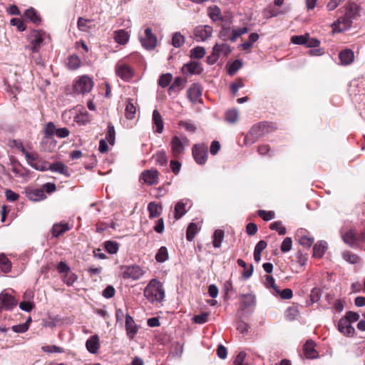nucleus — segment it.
I'll return each instance as SVG.
<instances>
[{"label": "nucleus", "mask_w": 365, "mask_h": 365, "mask_svg": "<svg viewBox=\"0 0 365 365\" xmlns=\"http://www.w3.org/2000/svg\"><path fill=\"white\" fill-rule=\"evenodd\" d=\"M144 296L151 303L161 302L165 298L162 283L156 279H151L145 288Z\"/></svg>", "instance_id": "nucleus-1"}, {"label": "nucleus", "mask_w": 365, "mask_h": 365, "mask_svg": "<svg viewBox=\"0 0 365 365\" xmlns=\"http://www.w3.org/2000/svg\"><path fill=\"white\" fill-rule=\"evenodd\" d=\"M189 144L190 141L185 135L173 136L170 143L173 157L178 158L182 155Z\"/></svg>", "instance_id": "nucleus-2"}, {"label": "nucleus", "mask_w": 365, "mask_h": 365, "mask_svg": "<svg viewBox=\"0 0 365 365\" xmlns=\"http://www.w3.org/2000/svg\"><path fill=\"white\" fill-rule=\"evenodd\" d=\"M93 87V82L87 76H81L73 85L75 93L84 95L89 93Z\"/></svg>", "instance_id": "nucleus-3"}, {"label": "nucleus", "mask_w": 365, "mask_h": 365, "mask_svg": "<svg viewBox=\"0 0 365 365\" xmlns=\"http://www.w3.org/2000/svg\"><path fill=\"white\" fill-rule=\"evenodd\" d=\"M192 155L197 164H205L208 155L207 146L203 143L194 145L192 147Z\"/></svg>", "instance_id": "nucleus-4"}, {"label": "nucleus", "mask_w": 365, "mask_h": 365, "mask_svg": "<svg viewBox=\"0 0 365 365\" xmlns=\"http://www.w3.org/2000/svg\"><path fill=\"white\" fill-rule=\"evenodd\" d=\"M140 39L142 46L148 50L153 49L156 46L157 38L150 28L145 30L144 34L140 36Z\"/></svg>", "instance_id": "nucleus-5"}, {"label": "nucleus", "mask_w": 365, "mask_h": 365, "mask_svg": "<svg viewBox=\"0 0 365 365\" xmlns=\"http://www.w3.org/2000/svg\"><path fill=\"white\" fill-rule=\"evenodd\" d=\"M116 75L125 81H130L134 76L133 70L124 63H118L115 66Z\"/></svg>", "instance_id": "nucleus-6"}, {"label": "nucleus", "mask_w": 365, "mask_h": 365, "mask_svg": "<svg viewBox=\"0 0 365 365\" xmlns=\"http://www.w3.org/2000/svg\"><path fill=\"white\" fill-rule=\"evenodd\" d=\"M213 29L208 25H200L194 30L195 39L197 41H205L211 37Z\"/></svg>", "instance_id": "nucleus-7"}, {"label": "nucleus", "mask_w": 365, "mask_h": 365, "mask_svg": "<svg viewBox=\"0 0 365 365\" xmlns=\"http://www.w3.org/2000/svg\"><path fill=\"white\" fill-rule=\"evenodd\" d=\"M144 274L143 270L138 265L127 266L123 272L124 279L138 280Z\"/></svg>", "instance_id": "nucleus-8"}, {"label": "nucleus", "mask_w": 365, "mask_h": 365, "mask_svg": "<svg viewBox=\"0 0 365 365\" xmlns=\"http://www.w3.org/2000/svg\"><path fill=\"white\" fill-rule=\"evenodd\" d=\"M352 20L344 15L339 18L336 21H334L331 27L334 32L340 33L344 31L348 30L351 27Z\"/></svg>", "instance_id": "nucleus-9"}, {"label": "nucleus", "mask_w": 365, "mask_h": 365, "mask_svg": "<svg viewBox=\"0 0 365 365\" xmlns=\"http://www.w3.org/2000/svg\"><path fill=\"white\" fill-rule=\"evenodd\" d=\"M30 158L31 159L29 160H26V162L35 170L40 171H46L48 170V163L40 159L37 153H31L30 155Z\"/></svg>", "instance_id": "nucleus-10"}, {"label": "nucleus", "mask_w": 365, "mask_h": 365, "mask_svg": "<svg viewBox=\"0 0 365 365\" xmlns=\"http://www.w3.org/2000/svg\"><path fill=\"white\" fill-rule=\"evenodd\" d=\"M16 304L17 302L11 295L4 292L0 294V310L2 309H12Z\"/></svg>", "instance_id": "nucleus-11"}, {"label": "nucleus", "mask_w": 365, "mask_h": 365, "mask_svg": "<svg viewBox=\"0 0 365 365\" xmlns=\"http://www.w3.org/2000/svg\"><path fill=\"white\" fill-rule=\"evenodd\" d=\"M125 331L129 339H132L138 331V326L135 324L133 318L128 314L125 316Z\"/></svg>", "instance_id": "nucleus-12"}, {"label": "nucleus", "mask_w": 365, "mask_h": 365, "mask_svg": "<svg viewBox=\"0 0 365 365\" xmlns=\"http://www.w3.org/2000/svg\"><path fill=\"white\" fill-rule=\"evenodd\" d=\"M213 56L215 58L212 62H216L218 59V57L220 55H223L225 56H228L231 52V48L230 45L227 43H216L213 46Z\"/></svg>", "instance_id": "nucleus-13"}, {"label": "nucleus", "mask_w": 365, "mask_h": 365, "mask_svg": "<svg viewBox=\"0 0 365 365\" xmlns=\"http://www.w3.org/2000/svg\"><path fill=\"white\" fill-rule=\"evenodd\" d=\"M269 130V125L265 123H259L257 124L254 125L250 129V134L254 138H259L264 135L266 133H268Z\"/></svg>", "instance_id": "nucleus-14"}, {"label": "nucleus", "mask_w": 365, "mask_h": 365, "mask_svg": "<svg viewBox=\"0 0 365 365\" xmlns=\"http://www.w3.org/2000/svg\"><path fill=\"white\" fill-rule=\"evenodd\" d=\"M141 177L148 185H156L158 182V172L156 170H144Z\"/></svg>", "instance_id": "nucleus-15"}, {"label": "nucleus", "mask_w": 365, "mask_h": 365, "mask_svg": "<svg viewBox=\"0 0 365 365\" xmlns=\"http://www.w3.org/2000/svg\"><path fill=\"white\" fill-rule=\"evenodd\" d=\"M338 329L341 333L346 336H352L355 331L354 328L348 322L347 319L343 317L338 322Z\"/></svg>", "instance_id": "nucleus-16"}, {"label": "nucleus", "mask_w": 365, "mask_h": 365, "mask_svg": "<svg viewBox=\"0 0 365 365\" xmlns=\"http://www.w3.org/2000/svg\"><path fill=\"white\" fill-rule=\"evenodd\" d=\"M182 71L186 74H200L202 71V68L198 62L192 61L185 64Z\"/></svg>", "instance_id": "nucleus-17"}, {"label": "nucleus", "mask_w": 365, "mask_h": 365, "mask_svg": "<svg viewBox=\"0 0 365 365\" xmlns=\"http://www.w3.org/2000/svg\"><path fill=\"white\" fill-rule=\"evenodd\" d=\"M202 90L197 84H192L187 90V98L192 103H196L200 100Z\"/></svg>", "instance_id": "nucleus-18"}, {"label": "nucleus", "mask_w": 365, "mask_h": 365, "mask_svg": "<svg viewBox=\"0 0 365 365\" xmlns=\"http://www.w3.org/2000/svg\"><path fill=\"white\" fill-rule=\"evenodd\" d=\"M152 120L155 128V131L158 133H162L164 129V123L162 116L158 110H153Z\"/></svg>", "instance_id": "nucleus-19"}, {"label": "nucleus", "mask_w": 365, "mask_h": 365, "mask_svg": "<svg viewBox=\"0 0 365 365\" xmlns=\"http://www.w3.org/2000/svg\"><path fill=\"white\" fill-rule=\"evenodd\" d=\"M86 346L90 353L96 354L100 348L99 338L98 335H93L89 338L86 342Z\"/></svg>", "instance_id": "nucleus-20"}, {"label": "nucleus", "mask_w": 365, "mask_h": 365, "mask_svg": "<svg viewBox=\"0 0 365 365\" xmlns=\"http://www.w3.org/2000/svg\"><path fill=\"white\" fill-rule=\"evenodd\" d=\"M71 227L68 223L54 224L51 229V235L53 237H58L66 232L70 230Z\"/></svg>", "instance_id": "nucleus-21"}, {"label": "nucleus", "mask_w": 365, "mask_h": 365, "mask_svg": "<svg viewBox=\"0 0 365 365\" xmlns=\"http://www.w3.org/2000/svg\"><path fill=\"white\" fill-rule=\"evenodd\" d=\"M26 197L31 201H40L46 197L44 192L41 189H34L26 191Z\"/></svg>", "instance_id": "nucleus-22"}, {"label": "nucleus", "mask_w": 365, "mask_h": 365, "mask_svg": "<svg viewBox=\"0 0 365 365\" xmlns=\"http://www.w3.org/2000/svg\"><path fill=\"white\" fill-rule=\"evenodd\" d=\"M327 249V243L325 241H319L313 247V257L317 258L322 257L326 250Z\"/></svg>", "instance_id": "nucleus-23"}, {"label": "nucleus", "mask_w": 365, "mask_h": 365, "mask_svg": "<svg viewBox=\"0 0 365 365\" xmlns=\"http://www.w3.org/2000/svg\"><path fill=\"white\" fill-rule=\"evenodd\" d=\"M354 52L350 49H345L340 52L339 58L344 65L350 64L354 60Z\"/></svg>", "instance_id": "nucleus-24"}, {"label": "nucleus", "mask_w": 365, "mask_h": 365, "mask_svg": "<svg viewBox=\"0 0 365 365\" xmlns=\"http://www.w3.org/2000/svg\"><path fill=\"white\" fill-rule=\"evenodd\" d=\"M342 240L349 246L354 247L357 245L356 235L353 230H349L342 235Z\"/></svg>", "instance_id": "nucleus-25"}, {"label": "nucleus", "mask_w": 365, "mask_h": 365, "mask_svg": "<svg viewBox=\"0 0 365 365\" xmlns=\"http://www.w3.org/2000/svg\"><path fill=\"white\" fill-rule=\"evenodd\" d=\"M150 218L158 217L162 211V207L155 202H151L148 205Z\"/></svg>", "instance_id": "nucleus-26"}, {"label": "nucleus", "mask_w": 365, "mask_h": 365, "mask_svg": "<svg viewBox=\"0 0 365 365\" xmlns=\"http://www.w3.org/2000/svg\"><path fill=\"white\" fill-rule=\"evenodd\" d=\"M48 170L52 172L68 175L66 166L61 162L48 164Z\"/></svg>", "instance_id": "nucleus-27"}, {"label": "nucleus", "mask_w": 365, "mask_h": 365, "mask_svg": "<svg viewBox=\"0 0 365 365\" xmlns=\"http://www.w3.org/2000/svg\"><path fill=\"white\" fill-rule=\"evenodd\" d=\"M115 41L120 44H125L129 39V34L123 29L116 31L114 34Z\"/></svg>", "instance_id": "nucleus-28"}, {"label": "nucleus", "mask_w": 365, "mask_h": 365, "mask_svg": "<svg viewBox=\"0 0 365 365\" xmlns=\"http://www.w3.org/2000/svg\"><path fill=\"white\" fill-rule=\"evenodd\" d=\"M304 351L306 357L308 359H314L317 357L314 342L312 340L307 341L304 345Z\"/></svg>", "instance_id": "nucleus-29"}, {"label": "nucleus", "mask_w": 365, "mask_h": 365, "mask_svg": "<svg viewBox=\"0 0 365 365\" xmlns=\"http://www.w3.org/2000/svg\"><path fill=\"white\" fill-rule=\"evenodd\" d=\"M187 202L183 200L179 201L175 206V217L176 220L181 218L186 212Z\"/></svg>", "instance_id": "nucleus-30"}, {"label": "nucleus", "mask_w": 365, "mask_h": 365, "mask_svg": "<svg viewBox=\"0 0 365 365\" xmlns=\"http://www.w3.org/2000/svg\"><path fill=\"white\" fill-rule=\"evenodd\" d=\"M0 269L4 273H8L11 269V263L4 254H0Z\"/></svg>", "instance_id": "nucleus-31"}, {"label": "nucleus", "mask_w": 365, "mask_h": 365, "mask_svg": "<svg viewBox=\"0 0 365 365\" xmlns=\"http://www.w3.org/2000/svg\"><path fill=\"white\" fill-rule=\"evenodd\" d=\"M24 16L34 24H39L41 22L40 16L37 14L36 11L33 8L26 10Z\"/></svg>", "instance_id": "nucleus-32"}, {"label": "nucleus", "mask_w": 365, "mask_h": 365, "mask_svg": "<svg viewBox=\"0 0 365 365\" xmlns=\"http://www.w3.org/2000/svg\"><path fill=\"white\" fill-rule=\"evenodd\" d=\"M136 113V107L133 103L131 99L128 100L125 110V115L128 119L132 120L134 118Z\"/></svg>", "instance_id": "nucleus-33"}, {"label": "nucleus", "mask_w": 365, "mask_h": 365, "mask_svg": "<svg viewBox=\"0 0 365 365\" xmlns=\"http://www.w3.org/2000/svg\"><path fill=\"white\" fill-rule=\"evenodd\" d=\"M343 259L347 262L355 264L360 262V257L350 251H345L342 253Z\"/></svg>", "instance_id": "nucleus-34"}, {"label": "nucleus", "mask_w": 365, "mask_h": 365, "mask_svg": "<svg viewBox=\"0 0 365 365\" xmlns=\"http://www.w3.org/2000/svg\"><path fill=\"white\" fill-rule=\"evenodd\" d=\"M345 10L344 15L352 20L357 16L359 6L356 4L351 3L346 7Z\"/></svg>", "instance_id": "nucleus-35"}, {"label": "nucleus", "mask_w": 365, "mask_h": 365, "mask_svg": "<svg viewBox=\"0 0 365 365\" xmlns=\"http://www.w3.org/2000/svg\"><path fill=\"white\" fill-rule=\"evenodd\" d=\"M225 232L222 230H216L213 235V246L215 248L221 247L222 242L224 239Z\"/></svg>", "instance_id": "nucleus-36"}, {"label": "nucleus", "mask_w": 365, "mask_h": 365, "mask_svg": "<svg viewBox=\"0 0 365 365\" xmlns=\"http://www.w3.org/2000/svg\"><path fill=\"white\" fill-rule=\"evenodd\" d=\"M259 39V35L257 33H252L249 36L247 41L242 43L240 46L245 51H248L252 46L253 43Z\"/></svg>", "instance_id": "nucleus-37"}, {"label": "nucleus", "mask_w": 365, "mask_h": 365, "mask_svg": "<svg viewBox=\"0 0 365 365\" xmlns=\"http://www.w3.org/2000/svg\"><path fill=\"white\" fill-rule=\"evenodd\" d=\"M199 231V229L197 227V225L194 223L191 222L187 229V233H186V237L188 241H192L195 238L196 234Z\"/></svg>", "instance_id": "nucleus-38"}, {"label": "nucleus", "mask_w": 365, "mask_h": 365, "mask_svg": "<svg viewBox=\"0 0 365 365\" xmlns=\"http://www.w3.org/2000/svg\"><path fill=\"white\" fill-rule=\"evenodd\" d=\"M248 32V29L247 27L237 28L232 30L231 36L230 37V40L232 42H235L237 39L241 36L242 35Z\"/></svg>", "instance_id": "nucleus-39"}, {"label": "nucleus", "mask_w": 365, "mask_h": 365, "mask_svg": "<svg viewBox=\"0 0 365 365\" xmlns=\"http://www.w3.org/2000/svg\"><path fill=\"white\" fill-rule=\"evenodd\" d=\"M208 14L213 21L222 19L221 11L217 6L210 7L208 9Z\"/></svg>", "instance_id": "nucleus-40"}, {"label": "nucleus", "mask_w": 365, "mask_h": 365, "mask_svg": "<svg viewBox=\"0 0 365 365\" xmlns=\"http://www.w3.org/2000/svg\"><path fill=\"white\" fill-rule=\"evenodd\" d=\"M239 118V113L235 109L229 110L225 113V120L229 123H235Z\"/></svg>", "instance_id": "nucleus-41"}, {"label": "nucleus", "mask_w": 365, "mask_h": 365, "mask_svg": "<svg viewBox=\"0 0 365 365\" xmlns=\"http://www.w3.org/2000/svg\"><path fill=\"white\" fill-rule=\"evenodd\" d=\"M168 259V250L165 247H161L156 255H155V259L158 262L163 263L165 262Z\"/></svg>", "instance_id": "nucleus-42"}, {"label": "nucleus", "mask_w": 365, "mask_h": 365, "mask_svg": "<svg viewBox=\"0 0 365 365\" xmlns=\"http://www.w3.org/2000/svg\"><path fill=\"white\" fill-rule=\"evenodd\" d=\"M106 139L110 145H113L115 139V132L113 125L111 123L108 124V130L106 135Z\"/></svg>", "instance_id": "nucleus-43"}, {"label": "nucleus", "mask_w": 365, "mask_h": 365, "mask_svg": "<svg viewBox=\"0 0 365 365\" xmlns=\"http://www.w3.org/2000/svg\"><path fill=\"white\" fill-rule=\"evenodd\" d=\"M67 66L69 69L76 70L81 66V59L77 56H71L68 59Z\"/></svg>", "instance_id": "nucleus-44"}, {"label": "nucleus", "mask_w": 365, "mask_h": 365, "mask_svg": "<svg viewBox=\"0 0 365 365\" xmlns=\"http://www.w3.org/2000/svg\"><path fill=\"white\" fill-rule=\"evenodd\" d=\"M243 66V63L241 60L237 59L234 61L229 66L227 73L230 76H233L235 73L240 70Z\"/></svg>", "instance_id": "nucleus-45"}, {"label": "nucleus", "mask_w": 365, "mask_h": 365, "mask_svg": "<svg viewBox=\"0 0 365 365\" xmlns=\"http://www.w3.org/2000/svg\"><path fill=\"white\" fill-rule=\"evenodd\" d=\"M185 43V37L180 33L175 32L172 38V45L175 48H179Z\"/></svg>", "instance_id": "nucleus-46"}, {"label": "nucleus", "mask_w": 365, "mask_h": 365, "mask_svg": "<svg viewBox=\"0 0 365 365\" xmlns=\"http://www.w3.org/2000/svg\"><path fill=\"white\" fill-rule=\"evenodd\" d=\"M205 55V50L202 46H197L190 50V57L192 58L200 59Z\"/></svg>", "instance_id": "nucleus-47"}, {"label": "nucleus", "mask_w": 365, "mask_h": 365, "mask_svg": "<svg viewBox=\"0 0 365 365\" xmlns=\"http://www.w3.org/2000/svg\"><path fill=\"white\" fill-rule=\"evenodd\" d=\"M105 249L110 254H116L119 249V244L114 241H106L105 242Z\"/></svg>", "instance_id": "nucleus-48"}, {"label": "nucleus", "mask_w": 365, "mask_h": 365, "mask_svg": "<svg viewBox=\"0 0 365 365\" xmlns=\"http://www.w3.org/2000/svg\"><path fill=\"white\" fill-rule=\"evenodd\" d=\"M269 228L272 230L277 231L279 235H284L286 234V228L282 225V222L280 221H275L270 224Z\"/></svg>", "instance_id": "nucleus-49"}, {"label": "nucleus", "mask_w": 365, "mask_h": 365, "mask_svg": "<svg viewBox=\"0 0 365 365\" xmlns=\"http://www.w3.org/2000/svg\"><path fill=\"white\" fill-rule=\"evenodd\" d=\"M173 79V76L168 73L163 74L160 76L158 80V85L162 88L167 87Z\"/></svg>", "instance_id": "nucleus-50"}, {"label": "nucleus", "mask_w": 365, "mask_h": 365, "mask_svg": "<svg viewBox=\"0 0 365 365\" xmlns=\"http://www.w3.org/2000/svg\"><path fill=\"white\" fill-rule=\"evenodd\" d=\"M231 32H232V30L229 25H227V24L222 25V29L219 34V37L223 41L230 40V37L231 36L230 35Z\"/></svg>", "instance_id": "nucleus-51"}, {"label": "nucleus", "mask_w": 365, "mask_h": 365, "mask_svg": "<svg viewBox=\"0 0 365 365\" xmlns=\"http://www.w3.org/2000/svg\"><path fill=\"white\" fill-rule=\"evenodd\" d=\"M91 117L87 112L80 113L76 117V121L79 125H86L91 122Z\"/></svg>", "instance_id": "nucleus-52"}, {"label": "nucleus", "mask_w": 365, "mask_h": 365, "mask_svg": "<svg viewBox=\"0 0 365 365\" xmlns=\"http://www.w3.org/2000/svg\"><path fill=\"white\" fill-rule=\"evenodd\" d=\"M314 242V237L307 235H303L299 239V243L306 248L311 247Z\"/></svg>", "instance_id": "nucleus-53"}, {"label": "nucleus", "mask_w": 365, "mask_h": 365, "mask_svg": "<svg viewBox=\"0 0 365 365\" xmlns=\"http://www.w3.org/2000/svg\"><path fill=\"white\" fill-rule=\"evenodd\" d=\"M230 91L233 96H237L238 90L244 87V83L242 78L237 79L230 85Z\"/></svg>", "instance_id": "nucleus-54"}, {"label": "nucleus", "mask_w": 365, "mask_h": 365, "mask_svg": "<svg viewBox=\"0 0 365 365\" xmlns=\"http://www.w3.org/2000/svg\"><path fill=\"white\" fill-rule=\"evenodd\" d=\"M41 350L46 353H63V349L56 345H45L41 347Z\"/></svg>", "instance_id": "nucleus-55"}, {"label": "nucleus", "mask_w": 365, "mask_h": 365, "mask_svg": "<svg viewBox=\"0 0 365 365\" xmlns=\"http://www.w3.org/2000/svg\"><path fill=\"white\" fill-rule=\"evenodd\" d=\"M242 303L245 307H249L255 304V298L252 294H244L242 296Z\"/></svg>", "instance_id": "nucleus-56"}, {"label": "nucleus", "mask_w": 365, "mask_h": 365, "mask_svg": "<svg viewBox=\"0 0 365 365\" xmlns=\"http://www.w3.org/2000/svg\"><path fill=\"white\" fill-rule=\"evenodd\" d=\"M258 215L262 217L264 221H269L274 218L275 214L273 211H266L264 210H259Z\"/></svg>", "instance_id": "nucleus-57"}, {"label": "nucleus", "mask_w": 365, "mask_h": 365, "mask_svg": "<svg viewBox=\"0 0 365 365\" xmlns=\"http://www.w3.org/2000/svg\"><path fill=\"white\" fill-rule=\"evenodd\" d=\"M14 146L21 151L25 156L26 160H29L31 159L30 155L31 153H29L26 148H24L23 143L19 140H14Z\"/></svg>", "instance_id": "nucleus-58"}, {"label": "nucleus", "mask_w": 365, "mask_h": 365, "mask_svg": "<svg viewBox=\"0 0 365 365\" xmlns=\"http://www.w3.org/2000/svg\"><path fill=\"white\" fill-rule=\"evenodd\" d=\"M56 128L52 122L48 123L44 128V134L46 137H51L56 134Z\"/></svg>", "instance_id": "nucleus-59"}, {"label": "nucleus", "mask_w": 365, "mask_h": 365, "mask_svg": "<svg viewBox=\"0 0 365 365\" xmlns=\"http://www.w3.org/2000/svg\"><path fill=\"white\" fill-rule=\"evenodd\" d=\"M155 159L156 163L160 165H165L167 163V156L165 152L163 150L158 151L155 155Z\"/></svg>", "instance_id": "nucleus-60"}, {"label": "nucleus", "mask_w": 365, "mask_h": 365, "mask_svg": "<svg viewBox=\"0 0 365 365\" xmlns=\"http://www.w3.org/2000/svg\"><path fill=\"white\" fill-rule=\"evenodd\" d=\"M292 240L291 237H286L281 245V250L282 252H287L292 250Z\"/></svg>", "instance_id": "nucleus-61"}, {"label": "nucleus", "mask_w": 365, "mask_h": 365, "mask_svg": "<svg viewBox=\"0 0 365 365\" xmlns=\"http://www.w3.org/2000/svg\"><path fill=\"white\" fill-rule=\"evenodd\" d=\"M209 314L208 313L203 312L200 314L195 315L193 317V322L196 324H202L207 322Z\"/></svg>", "instance_id": "nucleus-62"}, {"label": "nucleus", "mask_w": 365, "mask_h": 365, "mask_svg": "<svg viewBox=\"0 0 365 365\" xmlns=\"http://www.w3.org/2000/svg\"><path fill=\"white\" fill-rule=\"evenodd\" d=\"M78 277L76 274L73 273L67 272L63 277V282L68 286L72 285L76 280Z\"/></svg>", "instance_id": "nucleus-63"}, {"label": "nucleus", "mask_w": 365, "mask_h": 365, "mask_svg": "<svg viewBox=\"0 0 365 365\" xmlns=\"http://www.w3.org/2000/svg\"><path fill=\"white\" fill-rule=\"evenodd\" d=\"M246 358V353L244 351H240L236 356L234 361V365H247L244 363V361Z\"/></svg>", "instance_id": "nucleus-64"}]
</instances>
